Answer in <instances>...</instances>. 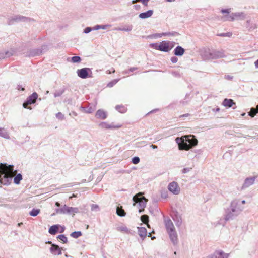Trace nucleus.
<instances>
[{
  "label": "nucleus",
  "instance_id": "39448f33",
  "mask_svg": "<svg viewBox=\"0 0 258 258\" xmlns=\"http://www.w3.org/2000/svg\"><path fill=\"white\" fill-rule=\"evenodd\" d=\"M140 193L136 195L133 198L134 201L133 206H135L138 204L139 208V212L142 213L144 211L145 208L146 206L148 200L144 197H140L139 195Z\"/></svg>",
  "mask_w": 258,
  "mask_h": 258
},
{
  "label": "nucleus",
  "instance_id": "13d9d810",
  "mask_svg": "<svg viewBox=\"0 0 258 258\" xmlns=\"http://www.w3.org/2000/svg\"><path fill=\"white\" fill-rule=\"evenodd\" d=\"M170 60L173 63H175L178 61V58L176 56H173L171 58Z\"/></svg>",
  "mask_w": 258,
  "mask_h": 258
},
{
  "label": "nucleus",
  "instance_id": "f704fd0d",
  "mask_svg": "<svg viewBox=\"0 0 258 258\" xmlns=\"http://www.w3.org/2000/svg\"><path fill=\"white\" fill-rule=\"evenodd\" d=\"M117 214L121 217L124 216L125 215V212L122 207H118L116 209Z\"/></svg>",
  "mask_w": 258,
  "mask_h": 258
},
{
  "label": "nucleus",
  "instance_id": "aec40b11",
  "mask_svg": "<svg viewBox=\"0 0 258 258\" xmlns=\"http://www.w3.org/2000/svg\"><path fill=\"white\" fill-rule=\"evenodd\" d=\"M96 109L95 105L89 106H88L87 107L81 106L80 107V110L86 113H91L95 111Z\"/></svg>",
  "mask_w": 258,
  "mask_h": 258
},
{
  "label": "nucleus",
  "instance_id": "cd10ccee",
  "mask_svg": "<svg viewBox=\"0 0 258 258\" xmlns=\"http://www.w3.org/2000/svg\"><path fill=\"white\" fill-rule=\"evenodd\" d=\"M133 25H127L123 27H118L116 28L115 30L117 31H122L125 32H130L133 29Z\"/></svg>",
  "mask_w": 258,
  "mask_h": 258
},
{
  "label": "nucleus",
  "instance_id": "393cba45",
  "mask_svg": "<svg viewBox=\"0 0 258 258\" xmlns=\"http://www.w3.org/2000/svg\"><path fill=\"white\" fill-rule=\"evenodd\" d=\"M0 137L6 139H9L10 138L9 134L7 130L4 127H0Z\"/></svg>",
  "mask_w": 258,
  "mask_h": 258
},
{
  "label": "nucleus",
  "instance_id": "052dcab7",
  "mask_svg": "<svg viewBox=\"0 0 258 258\" xmlns=\"http://www.w3.org/2000/svg\"><path fill=\"white\" fill-rule=\"evenodd\" d=\"M139 2H141L143 3L144 5L147 6L148 5V3L149 0H139Z\"/></svg>",
  "mask_w": 258,
  "mask_h": 258
},
{
  "label": "nucleus",
  "instance_id": "864d4df0",
  "mask_svg": "<svg viewBox=\"0 0 258 258\" xmlns=\"http://www.w3.org/2000/svg\"><path fill=\"white\" fill-rule=\"evenodd\" d=\"M150 47L152 48L159 50V44L158 43H151L150 44Z\"/></svg>",
  "mask_w": 258,
  "mask_h": 258
},
{
  "label": "nucleus",
  "instance_id": "5fc2aeb1",
  "mask_svg": "<svg viewBox=\"0 0 258 258\" xmlns=\"http://www.w3.org/2000/svg\"><path fill=\"white\" fill-rule=\"evenodd\" d=\"M56 117L59 119L62 120L64 119V115L61 112H58L56 114Z\"/></svg>",
  "mask_w": 258,
  "mask_h": 258
},
{
  "label": "nucleus",
  "instance_id": "bf43d9fd",
  "mask_svg": "<svg viewBox=\"0 0 258 258\" xmlns=\"http://www.w3.org/2000/svg\"><path fill=\"white\" fill-rule=\"evenodd\" d=\"M171 73H172V75L174 76V77H180L179 73L177 71H173V72H172Z\"/></svg>",
  "mask_w": 258,
  "mask_h": 258
},
{
  "label": "nucleus",
  "instance_id": "338daca9",
  "mask_svg": "<svg viewBox=\"0 0 258 258\" xmlns=\"http://www.w3.org/2000/svg\"><path fill=\"white\" fill-rule=\"evenodd\" d=\"M61 230L59 231L60 233H63L65 230L64 227H61Z\"/></svg>",
  "mask_w": 258,
  "mask_h": 258
},
{
  "label": "nucleus",
  "instance_id": "1a4fd4ad",
  "mask_svg": "<svg viewBox=\"0 0 258 258\" xmlns=\"http://www.w3.org/2000/svg\"><path fill=\"white\" fill-rule=\"evenodd\" d=\"M229 208L231 211L237 213L238 215H239L243 209V207L240 206L239 201L237 200L232 201Z\"/></svg>",
  "mask_w": 258,
  "mask_h": 258
},
{
  "label": "nucleus",
  "instance_id": "f3484780",
  "mask_svg": "<svg viewBox=\"0 0 258 258\" xmlns=\"http://www.w3.org/2000/svg\"><path fill=\"white\" fill-rule=\"evenodd\" d=\"M50 250L51 253L54 255H61L62 254L61 249L56 244H52Z\"/></svg>",
  "mask_w": 258,
  "mask_h": 258
},
{
  "label": "nucleus",
  "instance_id": "79ce46f5",
  "mask_svg": "<svg viewBox=\"0 0 258 258\" xmlns=\"http://www.w3.org/2000/svg\"><path fill=\"white\" fill-rule=\"evenodd\" d=\"M141 221L144 223H147L149 222V216L147 215H143L141 217Z\"/></svg>",
  "mask_w": 258,
  "mask_h": 258
},
{
  "label": "nucleus",
  "instance_id": "a18cd8bd",
  "mask_svg": "<svg viewBox=\"0 0 258 258\" xmlns=\"http://www.w3.org/2000/svg\"><path fill=\"white\" fill-rule=\"evenodd\" d=\"M257 113V111L254 108H252L250 111L248 112V115L252 117H254V115Z\"/></svg>",
  "mask_w": 258,
  "mask_h": 258
},
{
  "label": "nucleus",
  "instance_id": "20e7f679",
  "mask_svg": "<svg viewBox=\"0 0 258 258\" xmlns=\"http://www.w3.org/2000/svg\"><path fill=\"white\" fill-rule=\"evenodd\" d=\"M224 56L223 52L208 49L205 50L203 57L205 60H210L222 58Z\"/></svg>",
  "mask_w": 258,
  "mask_h": 258
},
{
  "label": "nucleus",
  "instance_id": "7c9ffc66",
  "mask_svg": "<svg viewBox=\"0 0 258 258\" xmlns=\"http://www.w3.org/2000/svg\"><path fill=\"white\" fill-rule=\"evenodd\" d=\"M111 26L110 24H106V25H95L94 27H93V30H97L100 29H107L108 28H110Z\"/></svg>",
  "mask_w": 258,
  "mask_h": 258
},
{
  "label": "nucleus",
  "instance_id": "0eeeda50",
  "mask_svg": "<svg viewBox=\"0 0 258 258\" xmlns=\"http://www.w3.org/2000/svg\"><path fill=\"white\" fill-rule=\"evenodd\" d=\"M174 46V42L162 41L159 44V50L165 52H169Z\"/></svg>",
  "mask_w": 258,
  "mask_h": 258
},
{
  "label": "nucleus",
  "instance_id": "774afa93",
  "mask_svg": "<svg viewBox=\"0 0 258 258\" xmlns=\"http://www.w3.org/2000/svg\"><path fill=\"white\" fill-rule=\"evenodd\" d=\"M255 66L256 68H258V59L254 62Z\"/></svg>",
  "mask_w": 258,
  "mask_h": 258
},
{
  "label": "nucleus",
  "instance_id": "c756f323",
  "mask_svg": "<svg viewBox=\"0 0 258 258\" xmlns=\"http://www.w3.org/2000/svg\"><path fill=\"white\" fill-rule=\"evenodd\" d=\"M42 51L38 49H32L30 51L28 56H35L40 55Z\"/></svg>",
  "mask_w": 258,
  "mask_h": 258
},
{
  "label": "nucleus",
  "instance_id": "dca6fc26",
  "mask_svg": "<svg viewBox=\"0 0 258 258\" xmlns=\"http://www.w3.org/2000/svg\"><path fill=\"white\" fill-rule=\"evenodd\" d=\"M221 12L222 13L224 14H229L230 13V9H222L221 10ZM222 19L223 21H233L234 20V18L233 17V13L231 14H228L226 15H225L222 17Z\"/></svg>",
  "mask_w": 258,
  "mask_h": 258
},
{
  "label": "nucleus",
  "instance_id": "2f4dec72",
  "mask_svg": "<svg viewBox=\"0 0 258 258\" xmlns=\"http://www.w3.org/2000/svg\"><path fill=\"white\" fill-rule=\"evenodd\" d=\"M246 27L248 29L249 31H252L257 28L256 24H251L250 20H247L246 22Z\"/></svg>",
  "mask_w": 258,
  "mask_h": 258
},
{
  "label": "nucleus",
  "instance_id": "a211bd4d",
  "mask_svg": "<svg viewBox=\"0 0 258 258\" xmlns=\"http://www.w3.org/2000/svg\"><path fill=\"white\" fill-rule=\"evenodd\" d=\"M95 116L97 118L105 119L107 118V112L102 109H99L97 111Z\"/></svg>",
  "mask_w": 258,
  "mask_h": 258
},
{
  "label": "nucleus",
  "instance_id": "4468645a",
  "mask_svg": "<svg viewBox=\"0 0 258 258\" xmlns=\"http://www.w3.org/2000/svg\"><path fill=\"white\" fill-rule=\"evenodd\" d=\"M229 254L225 253L222 250H216L213 254L210 255L208 258H228Z\"/></svg>",
  "mask_w": 258,
  "mask_h": 258
},
{
  "label": "nucleus",
  "instance_id": "6e6d98bb",
  "mask_svg": "<svg viewBox=\"0 0 258 258\" xmlns=\"http://www.w3.org/2000/svg\"><path fill=\"white\" fill-rule=\"evenodd\" d=\"M92 30H93V28H91V27H86L84 30V33H86V34H87L88 33H89L90 32H91V31Z\"/></svg>",
  "mask_w": 258,
  "mask_h": 258
},
{
  "label": "nucleus",
  "instance_id": "4d7b16f0",
  "mask_svg": "<svg viewBox=\"0 0 258 258\" xmlns=\"http://www.w3.org/2000/svg\"><path fill=\"white\" fill-rule=\"evenodd\" d=\"M109 126H110L109 129H113V128H119L121 127L120 125H114L112 124H109Z\"/></svg>",
  "mask_w": 258,
  "mask_h": 258
},
{
  "label": "nucleus",
  "instance_id": "a19ab883",
  "mask_svg": "<svg viewBox=\"0 0 258 258\" xmlns=\"http://www.w3.org/2000/svg\"><path fill=\"white\" fill-rule=\"evenodd\" d=\"M57 238L62 241L63 243H67L68 242V239L64 235H59Z\"/></svg>",
  "mask_w": 258,
  "mask_h": 258
},
{
  "label": "nucleus",
  "instance_id": "5701e85b",
  "mask_svg": "<svg viewBox=\"0 0 258 258\" xmlns=\"http://www.w3.org/2000/svg\"><path fill=\"white\" fill-rule=\"evenodd\" d=\"M153 14V11L152 10H149L145 12L140 13L139 15V17L141 19H146L151 17Z\"/></svg>",
  "mask_w": 258,
  "mask_h": 258
},
{
  "label": "nucleus",
  "instance_id": "bb28decb",
  "mask_svg": "<svg viewBox=\"0 0 258 258\" xmlns=\"http://www.w3.org/2000/svg\"><path fill=\"white\" fill-rule=\"evenodd\" d=\"M59 227L60 226L59 225H54L51 226L49 229V233L52 235H55L58 232Z\"/></svg>",
  "mask_w": 258,
  "mask_h": 258
},
{
  "label": "nucleus",
  "instance_id": "680f3d73",
  "mask_svg": "<svg viewBox=\"0 0 258 258\" xmlns=\"http://www.w3.org/2000/svg\"><path fill=\"white\" fill-rule=\"evenodd\" d=\"M137 70V68L136 67H132V68H131L130 69H129V72H133V71H135Z\"/></svg>",
  "mask_w": 258,
  "mask_h": 258
},
{
  "label": "nucleus",
  "instance_id": "9b49d317",
  "mask_svg": "<svg viewBox=\"0 0 258 258\" xmlns=\"http://www.w3.org/2000/svg\"><path fill=\"white\" fill-rule=\"evenodd\" d=\"M89 73L92 74L91 69L89 68H84L77 71L78 76L82 79L88 78Z\"/></svg>",
  "mask_w": 258,
  "mask_h": 258
},
{
  "label": "nucleus",
  "instance_id": "f03ea898",
  "mask_svg": "<svg viewBox=\"0 0 258 258\" xmlns=\"http://www.w3.org/2000/svg\"><path fill=\"white\" fill-rule=\"evenodd\" d=\"M176 142L178 145L179 150H188L198 144V140L192 135H186L177 138Z\"/></svg>",
  "mask_w": 258,
  "mask_h": 258
},
{
  "label": "nucleus",
  "instance_id": "603ef678",
  "mask_svg": "<svg viewBox=\"0 0 258 258\" xmlns=\"http://www.w3.org/2000/svg\"><path fill=\"white\" fill-rule=\"evenodd\" d=\"M218 36H222V37H231L232 36V33L228 32V33H223L218 34Z\"/></svg>",
  "mask_w": 258,
  "mask_h": 258
},
{
  "label": "nucleus",
  "instance_id": "9d476101",
  "mask_svg": "<svg viewBox=\"0 0 258 258\" xmlns=\"http://www.w3.org/2000/svg\"><path fill=\"white\" fill-rule=\"evenodd\" d=\"M168 189L171 193L175 195H178L180 192V188L175 181L170 183L168 186Z\"/></svg>",
  "mask_w": 258,
  "mask_h": 258
},
{
  "label": "nucleus",
  "instance_id": "b1692460",
  "mask_svg": "<svg viewBox=\"0 0 258 258\" xmlns=\"http://www.w3.org/2000/svg\"><path fill=\"white\" fill-rule=\"evenodd\" d=\"M235 104V102L233 101V100L231 99H225L223 102L222 105L224 106L225 107H231L233 105Z\"/></svg>",
  "mask_w": 258,
  "mask_h": 258
},
{
  "label": "nucleus",
  "instance_id": "49530a36",
  "mask_svg": "<svg viewBox=\"0 0 258 258\" xmlns=\"http://www.w3.org/2000/svg\"><path fill=\"white\" fill-rule=\"evenodd\" d=\"M119 80V79L113 80V81L109 82L107 84V86L109 87H112L115 84H116L118 82Z\"/></svg>",
  "mask_w": 258,
  "mask_h": 258
},
{
  "label": "nucleus",
  "instance_id": "423d86ee",
  "mask_svg": "<svg viewBox=\"0 0 258 258\" xmlns=\"http://www.w3.org/2000/svg\"><path fill=\"white\" fill-rule=\"evenodd\" d=\"M55 212L57 214L75 215L76 213L79 212V209L77 207H68L66 205H64L63 207L61 208L56 209Z\"/></svg>",
  "mask_w": 258,
  "mask_h": 258
},
{
  "label": "nucleus",
  "instance_id": "6ab92c4d",
  "mask_svg": "<svg viewBox=\"0 0 258 258\" xmlns=\"http://www.w3.org/2000/svg\"><path fill=\"white\" fill-rule=\"evenodd\" d=\"M138 233L142 240L146 237L147 235V230L145 227H138Z\"/></svg>",
  "mask_w": 258,
  "mask_h": 258
},
{
  "label": "nucleus",
  "instance_id": "473e14b6",
  "mask_svg": "<svg viewBox=\"0 0 258 258\" xmlns=\"http://www.w3.org/2000/svg\"><path fill=\"white\" fill-rule=\"evenodd\" d=\"M115 109L116 110H117L118 112L124 113L126 112L127 108L123 105H116L115 107Z\"/></svg>",
  "mask_w": 258,
  "mask_h": 258
},
{
  "label": "nucleus",
  "instance_id": "4c0bfd02",
  "mask_svg": "<svg viewBox=\"0 0 258 258\" xmlns=\"http://www.w3.org/2000/svg\"><path fill=\"white\" fill-rule=\"evenodd\" d=\"M65 91V88H63L61 89L56 90L54 93V97H57L61 96Z\"/></svg>",
  "mask_w": 258,
  "mask_h": 258
},
{
  "label": "nucleus",
  "instance_id": "3c124183",
  "mask_svg": "<svg viewBox=\"0 0 258 258\" xmlns=\"http://www.w3.org/2000/svg\"><path fill=\"white\" fill-rule=\"evenodd\" d=\"M140 158L138 157H134L132 158V163L134 164H137L140 162Z\"/></svg>",
  "mask_w": 258,
  "mask_h": 258
},
{
  "label": "nucleus",
  "instance_id": "37998d69",
  "mask_svg": "<svg viewBox=\"0 0 258 258\" xmlns=\"http://www.w3.org/2000/svg\"><path fill=\"white\" fill-rule=\"evenodd\" d=\"M72 61L74 63L80 62L81 60V58L80 56H73L71 58Z\"/></svg>",
  "mask_w": 258,
  "mask_h": 258
},
{
  "label": "nucleus",
  "instance_id": "a878e982",
  "mask_svg": "<svg viewBox=\"0 0 258 258\" xmlns=\"http://www.w3.org/2000/svg\"><path fill=\"white\" fill-rule=\"evenodd\" d=\"M173 219L175 222L176 225L177 227L181 226L182 220L181 216L176 215L173 217Z\"/></svg>",
  "mask_w": 258,
  "mask_h": 258
},
{
  "label": "nucleus",
  "instance_id": "6e6552de",
  "mask_svg": "<svg viewBox=\"0 0 258 258\" xmlns=\"http://www.w3.org/2000/svg\"><path fill=\"white\" fill-rule=\"evenodd\" d=\"M37 98V93L36 92L33 93L32 95L29 96L27 98L26 100L23 103V106L25 108L31 109V107H28V105L35 103Z\"/></svg>",
  "mask_w": 258,
  "mask_h": 258
},
{
  "label": "nucleus",
  "instance_id": "58836bf2",
  "mask_svg": "<svg viewBox=\"0 0 258 258\" xmlns=\"http://www.w3.org/2000/svg\"><path fill=\"white\" fill-rule=\"evenodd\" d=\"M117 230L119 231L125 233H128L130 232L128 228L125 226H119L117 228Z\"/></svg>",
  "mask_w": 258,
  "mask_h": 258
},
{
  "label": "nucleus",
  "instance_id": "8fccbe9b",
  "mask_svg": "<svg viewBox=\"0 0 258 258\" xmlns=\"http://www.w3.org/2000/svg\"><path fill=\"white\" fill-rule=\"evenodd\" d=\"M161 197L163 199H166L168 197V192L166 190L162 191L161 192Z\"/></svg>",
  "mask_w": 258,
  "mask_h": 258
},
{
  "label": "nucleus",
  "instance_id": "09e8293b",
  "mask_svg": "<svg viewBox=\"0 0 258 258\" xmlns=\"http://www.w3.org/2000/svg\"><path fill=\"white\" fill-rule=\"evenodd\" d=\"M192 167L184 168L183 169H182L181 170V172L182 174H185V173L189 172L190 171H191L192 170Z\"/></svg>",
  "mask_w": 258,
  "mask_h": 258
},
{
  "label": "nucleus",
  "instance_id": "69168bd1",
  "mask_svg": "<svg viewBox=\"0 0 258 258\" xmlns=\"http://www.w3.org/2000/svg\"><path fill=\"white\" fill-rule=\"evenodd\" d=\"M150 147H151L152 149H157V148H158V147H157V146L156 145H153V144H152V145H151L150 146Z\"/></svg>",
  "mask_w": 258,
  "mask_h": 258
},
{
  "label": "nucleus",
  "instance_id": "de8ad7c7",
  "mask_svg": "<svg viewBox=\"0 0 258 258\" xmlns=\"http://www.w3.org/2000/svg\"><path fill=\"white\" fill-rule=\"evenodd\" d=\"M91 210L92 211L97 212L100 210V209H99L98 205H97L96 204H92L91 205Z\"/></svg>",
  "mask_w": 258,
  "mask_h": 258
},
{
  "label": "nucleus",
  "instance_id": "ea45409f",
  "mask_svg": "<svg viewBox=\"0 0 258 258\" xmlns=\"http://www.w3.org/2000/svg\"><path fill=\"white\" fill-rule=\"evenodd\" d=\"M82 235L81 231H75L71 233V237L74 238H78Z\"/></svg>",
  "mask_w": 258,
  "mask_h": 258
},
{
  "label": "nucleus",
  "instance_id": "4be33fe9",
  "mask_svg": "<svg viewBox=\"0 0 258 258\" xmlns=\"http://www.w3.org/2000/svg\"><path fill=\"white\" fill-rule=\"evenodd\" d=\"M185 52V49L180 46H177L174 50V54L176 56H181Z\"/></svg>",
  "mask_w": 258,
  "mask_h": 258
},
{
  "label": "nucleus",
  "instance_id": "f257e3e1",
  "mask_svg": "<svg viewBox=\"0 0 258 258\" xmlns=\"http://www.w3.org/2000/svg\"><path fill=\"white\" fill-rule=\"evenodd\" d=\"M17 171L14 170L13 165H7L1 163L0 165V183L3 185H8L11 183L13 175Z\"/></svg>",
  "mask_w": 258,
  "mask_h": 258
},
{
  "label": "nucleus",
  "instance_id": "e433bc0d",
  "mask_svg": "<svg viewBox=\"0 0 258 258\" xmlns=\"http://www.w3.org/2000/svg\"><path fill=\"white\" fill-rule=\"evenodd\" d=\"M22 179V176L20 173H19L17 174L16 176L14 177V182L15 184H19Z\"/></svg>",
  "mask_w": 258,
  "mask_h": 258
},
{
  "label": "nucleus",
  "instance_id": "7ed1b4c3",
  "mask_svg": "<svg viewBox=\"0 0 258 258\" xmlns=\"http://www.w3.org/2000/svg\"><path fill=\"white\" fill-rule=\"evenodd\" d=\"M164 222L170 240L173 245H176L178 242V235L172 221L169 218L166 217L164 218Z\"/></svg>",
  "mask_w": 258,
  "mask_h": 258
},
{
  "label": "nucleus",
  "instance_id": "ddd939ff",
  "mask_svg": "<svg viewBox=\"0 0 258 258\" xmlns=\"http://www.w3.org/2000/svg\"><path fill=\"white\" fill-rule=\"evenodd\" d=\"M238 215L237 213L235 212L234 213V212H232L230 210V209L229 208H228L225 210L224 220L225 221L232 220Z\"/></svg>",
  "mask_w": 258,
  "mask_h": 258
},
{
  "label": "nucleus",
  "instance_id": "0e129e2a",
  "mask_svg": "<svg viewBox=\"0 0 258 258\" xmlns=\"http://www.w3.org/2000/svg\"><path fill=\"white\" fill-rule=\"evenodd\" d=\"M189 116V114L188 113H187V114H183L182 115H180V117H187Z\"/></svg>",
  "mask_w": 258,
  "mask_h": 258
},
{
  "label": "nucleus",
  "instance_id": "2eb2a0df",
  "mask_svg": "<svg viewBox=\"0 0 258 258\" xmlns=\"http://www.w3.org/2000/svg\"><path fill=\"white\" fill-rule=\"evenodd\" d=\"M30 20L29 18L23 16H15L12 17L9 22V24H12L14 22L28 21Z\"/></svg>",
  "mask_w": 258,
  "mask_h": 258
},
{
  "label": "nucleus",
  "instance_id": "e2e57ef3",
  "mask_svg": "<svg viewBox=\"0 0 258 258\" xmlns=\"http://www.w3.org/2000/svg\"><path fill=\"white\" fill-rule=\"evenodd\" d=\"M134 7L135 9L136 10H139V9H140V8H141L140 5H135Z\"/></svg>",
  "mask_w": 258,
  "mask_h": 258
},
{
  "label": "nucleus",
  "instance_id": "f8f14e48",
  "mask_svg": "<svg viewBox=\"0 0 258 258\" xmlns=\"http://www.w3.org/2000/svg\"><path fill=\"white\" fill-rule=\"evenodd\" d=\"M256 178V176L249 177L245 178L241 186V190L246 189L253 185L255 182Z\"/></svg>",
  "mask_w": 258,
  "mask_h": 258
},
{
  "label": "nucleus",
  "instance_id": "c9c22d12",
  "mask_svg": "<svg viewBox=\"0 0 258 258\" xmlns=\"http://www.w3.org/2000/svg\"><path fill=\"white\" fill-rule=\"evenodd\" d=\"M40 209L33 208L31 211H30L29 214L31 216L35 217L37 216L40 213Z\"/></svg>",
  "mask_w": 258,
  "mask_h": 258
},
{
  "label": "nucleus",
  "instance_id": "72a5a7b5",
  "mask_svg": "<svg viewBox=\"0 0 258 258\" xmlns=\"http://www.w3.org/2000/svg\"><path fill=\"white\" fill-rule=\"evenodd\" d=\"M234 20L238 19L239 18L240 19H244L245 17L244 14L243 12H237L233 13Z\"/></svg>",
  "mask_w": 258,
  "mask_h": 258
},
{
  "label": "nucleus",
  "instance_id": "c85d7f7f",
  "mask_svg": "<svg viewBox=\"0 0 258 258\" xmlns=\"http://www.w3.org/2000/svg\"><path fill=\"white\" fill-rule=\"evenodd\" d=\"M178 33L176 32H163L158 34V36L161 37L162 36H175L178 35Z\"/></svg>",
  "mask_w": 258,
  "mask_h": 258
},
{
  "label": "nucleus",
  "instance_id": "412c9836",
  "mask_svg": "<svg viewBox=\"0 0 258 258\" xmlns=\"http://www.w3.org/2000/svg\"><path fill=\"white\" fill-rule=\"evenodd\" d=\"M14 51L12 50L0 52V60L9 57L13 55Z\"/></svg>",
  "mask_w": 258,
  "mask_h": 258
},
{
  "label": "nucleus",
  "instance_id": "c03bdc74",
  "mask_svg": "<svg viewBox=\"0 0 258 258\" xmlns=\"http://www.w3.org/2000/svg\"><path fill=\"white\" fill-rule=\"evenodd\" d=\"M99 126L102 128L105 129H109L110 126H109V124L105 122H101L99 124Z\"/></svg>",
  "mask_w": 258,
  "mask_h": 258
}]
</instances>
